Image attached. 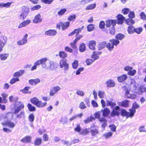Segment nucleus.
<instances>
[{
  "mask_svg": "<svg viewBox=\"0 0 146 146\" xmlns=\"http://www.w3.org/2000/svg\"><path fill=\"white\" fill-rule=\"evenodd\" d=\"M120 113L123 116H126L127 118L129 117V115H131V114L129 112H127L126 110L124 109H121L120 110Z\"/></svg>",
  "mask_w": 146,
  "mask_h": 146,
  "instance_id": "nucleus-13",
  "label": "nucleus"
},
{
  "mask_svg": "<svg viewBox=\"0 0 146 146\" xmlns=\"http://www.w3.org/2000/svg\"><path fill=\"white\" fill-rule=\"evenodd\" d=\"M60 67L61 68L64 67L65 70H67L69 67V64L67 63L66 59H62L60 60Z\"/></svg>",
  "mask_w": 146,
  "mask_h": 146,
  "instance_id": "nucleus-5",
  "label": "nucleus"
},
{
  "mask_svg": "<svg viewBox=\"0 0 146 146\" xmlns=\"http://www.w3.org/2000/svg\"><path fill=\"white\" fill-rule=\"evenodd\" d=\"M1 124L3 126H8L9 127L12 128L15 127V123L10 120H7L4 122L2 123Z\"/></svg>",
  "mask_w": 146,
  "mask_h": 146,
  "instance_id": "nucleus-6",
  "label": "nucleus"
},
{
  "mask_svg": "<svg viewBox=\"0 0 146 146\" xmlns=\"http://www.w3.org/2000/svg\"><path fill=\"white\" fill-rule=\"evenodd\" d=\"M120 111L119 110H115V109H112L111 112L110 113V115L112 117H115L116 116L118 117L120 115Z\"/></svg>",
  "mask_w": 146,
  "mask_h": 146,
  "instance_id": "nucleus-20",
  "label": "nucleus"
},
{
  "mask_svg": "<svg viewBox=\"0 0 146 146\" xmlns=\"http://www.w3.org/2000/svg\"><path fill=\"white\" fill-rule=\"evenodd\" d=\"M84 27V26H82L81 28H79L77 29H75L74 30L76 33V36H78L79 33L81 32V31L82 30Z\"/></svg>",
  "mask_w": 146,
  "mask_h": 146,
  "instance_id": "nucleus-50",
  "label": "nucleus"
},
{
  "mask_svg": "<svg viewBox=\"0 0 146 146\" xmlns=\"http://www.w3.org/2000/svg\"><path fill=\"white\" fill-rule=\"evenodd\" d=\"M94 61L93 59H88L86 60V63L87 65L89 66L93 63Z\"/></svg>",
  "mask_w": 146,
  "mask_h": 146,
  "instance_id": "nucleus-62",
  "label": "nucleus"
},
{
  "mask_svg": "<svg viewBox=\"0 0 146 146\" xmlns=\"http://www.w3.org/2000/svg\"><path fill=\"white\" fill-rule=\"evenodd\" d=\"M112 135L113 133L111 132H110L104 134V136L105 137L106 139H107L111 136Z\"/></svg>",
  "mask_w": 146,
  "mask_h": 146,
  "instance_id": "nucleus-64",
  "label": "nucleus"
},
{
  "mask_svg": "<svg viewBox=\"0 0 146 146\" xmlns=\"http://www.w3.org/2000/svg\"><path fill=\"white\" fill-rule=\"evenodd\" d=\"M51 63H52V61L47 60L45 64L43 65V68L48 69L50 67V65H51Z\"/></svg>",
  "mask_w": 146,
  "mask_h": 146,
  "instance_id": "nucleus-31",
  "label": "nucleus"
},
{
  "mask_svg": "<svg viewBox=\"0 0 146 146\" xmlns=\"http://www.w3.org/2000/svg\"><path fill=\"white\" fill-rule=\"evenodd\" d=\"M30 88L31 87L29 86H26L23 89L20 90V91L23 93L26 94L27 92H28Z\"/></svg>",
  "mask_w": 146,
  "mask_h": 146,
  "instance_id": "nucleus-52",
  "label": "nucleus"
},
{
  "mask_svg": "<svg viewBox=\"0 0 146 146\" xmlns=\"http://www.w3.org/2000/svg\"><path fill=\"white\" fill-rule=\"evenodd\" d=\"M54 0H41L42 3L47 4H50Z\"/></svg>",
  "mask_w": 146,
  "mask_h": 146,
  "instance_id": "nucleus-57",
  "label": "nucleus"
},
{
  "mask_svg": "<svg viewBox=\"0 0 146 146\" xmlns=\"http://www.w3.org/2000/svg\"><path fill=\"white\" fill-rule=\"evenodd\" d=\"M90 132L92 133V135L93 136H95L99 133L98 130L96 129L94 130H91Z\"/></svg>",
  "mask_w": 146,
  "mask_h": 146,
  "instance_id": "nucleus-58",
  "label": "nucleus"
},
{
  "mask_svg": "<svg viewBox=\"0 0 146 146\" xmlns=\"http://www.w3.org/2000/svg\"><path fill=\"white\" fill-rule=\"evenodd\" d=\"M129 100H125L121 102H118L117 104L120 106L126 108L129 106Z\"/></svg>",
  "mask_w": 146,
  "mask_h": 146,
  "instance_id": "nucleus-8",
  "label": "nucleus"
},
{
  "mask_svg": "<svg viewBox=\"0 0 146 146\" xmlns=\"http://www.w3.org/2000/svg\"><path fill=\"white\" fill-rule=\"evenodd\" d=\"M19 79L18 77L13 78L11 80L10 82V83L11 84H13L19 81Z\"/></svg>",
  "mask_w": 146,
  "mask_h": 146,
  "instance_id": "nucleus-49",
  "label": "nucleus"
},
{
  "mask_svg": "<svg viewBox=\"0 0 146 146\" xmlns=\"http://www.w3.org/2000/svg\"><path fill=\"white\" fill-rule=\"evenodd\" d=\"M143 28L141 27H139L137 28H135L134 32L136 33L137 34H139L142 31Z\"/></svg>",
  "mask_w": 146,
  "mask_h": 146,
  "instance_id": "nucleus-48",
  "label": "nucleus"
},
{
  "mask_svg": "<svg viewBox=\"0 0 146 146\" xmlns=\"http://www.w3.org/2000/svg\"><path fill=\"white\" fill-rule=\"evenodd\" d=\"M140 16L141 18L143 21L146 20V15L144 12H141L140 14Z\"/></svg>",
  "mask_w": 146,
  "mask_h": 146,
  "instance_id": "nucleus-60",
  "label": "nucleus"
},
{
  "mask_svg": "<svg viewBox=\"0 0 146 146\" xmlns=\"http://www.w3.org/2000/svg\"><path fill=\"white\" fill-rule=\"evenodd\" d=\"M78 66V61L77 60H75L72 63V66L74 69H76L77 68Z\"/></svg>",
  "mask_w": 146,
  "mask_h": 146,
  "instance_id": "nucleus-44",
  "label": "nucleus"
},
{
  "mask_svg": "<svg viewBox=\"0 0 146 146\" xmlns=\"http://www.w3.org/2000/svg\"><path fill=\"white\" fill-rule=\"evenodd\" d=\"M83 113H81L80 114L75 115L74 116H72V117H71L69 119V121H72L74 120L75 118L77 117H79L81 118L83 116Z\"/></svg>",
  "mask_w": 146,
  "mask_h": 146,
  "instance_id": "nucleus-39",
  "label": "nucleus"
},
{
  "mask_svg": "<svg viewBox=\"0 0 146 146\" xmlns=\"http://www.w3.org/2000/svg\"><path fill=\"white\" fill-rule=\"evenodd\" d=\"M60 88L58 86H55L52 89H51L50 93V96H53L56 93L60 90Z\"/></svg>",
  "mask_w": 146,
  "mask_h": 146,
  "instance_id": "nucleus-10",
  "label": "nucleus"
},
{
  "mask_svg": "<svg viewBox=\"0 0 146 146\" xmlns=\"http://www.w3.org/2000/svg\"><path fill=\"white\" fill-rule=\"evenodd\" d=\"M106 24L103 21H100L99 24V28L101 29H104L103 31L105 32L106 33H108V29L107 28H105V25Z\"/></svg>",
  "mask_w": 146,
  "mask_h": 146,
  "instance_id": "nucleus-11",
  "label": "nucleus"
},
{
  "mask_svg": "<svg viewBox=\"0 0 146 146\" xmlns=\"http://www.w3.org/2000/svg\"><path fill=\"white\" fill-rule=\"evenodd\" d=\"M81 128L80 127V124H77V126L74 128V131L78 132H80L81 130Z\"/></svg>",
  "mask_w": 146,
  "mask_h": 146,
  "instance_id": "nucleus-63",
  "label": "nucleus"
},
{
  "mask_svg": "<svg viewBox=\"0 0 146 146\" xmlns=\"http://www.w3.org/2000/svg\"><path fill=\"white\" fill-rule=\"evenodd\" d=\"M47 60V58H44L41 59L40 60H38L36 62L38 65L40 64H42V66L43 67V65L45 64Z\"/></svg>",
  "mask_w": 146,
  "mask_h": 146,
  "instance_id": "nucleus-25",
  "label": "nucleus"
},
{
  "mask_svg": "<svg viewBox=\"0 0 146 146\" xmlns=\"http://www.w3.org/2000/svg\"><path fill=\"white\" fill-rule=\"evenodd\" d=\"M138 86V84L134 80H131L130 86V87L133 90H137L138 89V87L137 86Z\"/></svg>",
  "mask_w": 146,
  "mask_h": 146,
  "instance_id": "nucleus-15",
  "label": "nucleus"
},
{
  "mask_svg": "<svg viewBox=\"0 0 146 146\" xmlns=\"http://www.w3.org/2000/svg\"><path fill=\"white\" fill-rule=\"evenodd\" d=\"M96 43V42L94 40H91L89 41V48L93 50H95V46Z\"/></svg>",
  "mask_w": 146,
  "mask_h": 146,
  "instance_id": "nucleus-18",
  "label": "nucleus"
},
{
  "mask_svg": "<svg viewBox=\"0 0 146 146\" xmlns=\"http://www.w3.org/2000/svg\"><path fill=\"white\" fill-rule=\"evenodd\" d=\"M126 23L129 25L134 24L135 23V21L132 19L129 18L125 20Z\"/></svg>",
  "mask_w": 146,
  "mask_h": 146,
  "instance_id": "nucleus-36",
  "label": "nucleus"
},
{
  "mask_svg": "<svg viewBox=\"0 0 146 146\" xmlns=\"http://www.w3.org/2000/svg\"><path fill=\"white\" fill-rule=\"evenodd\" d=\"M96 4L95 3L90 4L86 8V10H92L95 8Z\"/></svg>",
  "mask_w": 146,
  "mask_h": 146,
  "instance_id": "nucleus-34",
  "label": "nucleus"
},
{
  "mask_svg": "<svg viewBox=\"0 0 146 146\" xmlns=\"http://www.w3.org/2000/svg\"><path fill=\"white\" fill-rule=\"evenodd\" d=\"M41 7V6L40 5H38L33 7L31 9V11H33L39 9Z\"/></svg>",
  "mask_w": 146,
  "mask_h": 146,
  "instance_id": "nucleus-55",
  "label": "nucleus"
},
{
  "mask_svg": "<svg viewBox=\"0 0 146 146\" xmlns=\"http://www.w3.org/2000/svg\"><path fill=\"white\" fill-rule=\"evenodd\" d=\"M57 33L56 31L54 30L50 29L46 31L45 33V34L49 36H54Z\"/></svg>",
  "mask_w": 146,
  "mask_h": 146,
  "instance_id": "nucleus-14",
  "label": "nucleus"
},
{
  "mask_svg": "<svg viewBox=\"0 0 146 146\" xmlns=\"http://www.w3.org/2000/svg\"><path fill=\"white\" fill-rule=\"evenodd\" d=\"M133 70V68L127 66L125 67L124 68V70L125 71H128L127 74L131 76H133L136 73V70Z\"/></svg>",
  "mask_w": 146,
  "mask_h": 146,
  "instance_id": "nucleus-4",
  "label": "nucleus"
},
{
  "mask_svg": "<svg viewBox=\"0 0 146 146\" xmlns=\"http://www.w3.org/2000/svg\"><path fill=\"white\" fill-rule=\"evenodd\" d=\"M28 118L29 121L31 122H33L35 119V116L33 113L30 114L28 116Z\"/></svg>",
  "mask_w": 146,
  "mask_h": 146,
  "instance_id": "nucleus-45",
  "label": "nucleus"
},
{
  "mask_svg": "<svg viewBox=\"0 0 146 146\" xmlns=\"http://www.w3.org/2000/svg\"><path fill=\"white\" fill-rule=\"evenodd\" d=\"M109 127L110 128L111 130L113 132H115L116 127L113 124L110 125L109 126Z\"/></svg>",
  "mask_w": 146,
  "mask_h": 146,
  "instance_id": "nucleus-61",
  "label": "nucleus"
},
{
  "mask_svg": "<svg viewBox=\"0 0 146 146\" xmlns=\"http://www.w3.org/2000/svg\"><path fill=\"white\" fill-rule=\"evenodd\" d=\"M28 36V35L27 34H25L21 40L17 42V44L21 46L26 43L27 42Z\"/></svg>",
  "mask_w": 146,
  "mask_h": 146,
  "instance_id": "nucleus-9",
  "label": "nucleus"
},
{
  "mask_svg": "<svg viewBox=\"0 0 146 146\" xmlns=\"http://www.w3.org/2000/svg\"><path fill=\"white\" fill-rule=\"evenodd\" d=\"M87 31L88 32H91L94 29V25L93 24H89L87 27Z\"/></svg>",
  "mask_w": 146,
  "mask_h": 146,
  "instance_id": "nucleus-41",
  "label": "nucleus"
},
{
  "mask_svg": "<svg viewBox=\"0 0 146 146\" xmlns=\"http://www.w3.org/2000/svg\"><path fill=\"white\" fill-rule=\"evenodd\" d=\"M127 78L126 74H124L117 77L118 81L120 82H122L126 80Z\"/></svg>",
  "mask_w": 146,
  "mask_h": 146,
  "instance_id": "nucleus-21",
  "label": "nucleus"
},
{
  "mask_svg": "<svg viewBox=\"0 0 146 146\" xmlns=\"http://www.w3.org/2000/svg\"><path fill=\"white\" fill-rule=\"evenodd\" d=\"M24 107V105L23 104H21L19 106L16 107L14 110L13 113L15 114L18 113Z\"/></svg>",
  "mask_w": 146,
  "mask_h": 146,
  "instance_id": "nucleus-22",
  "label": "nucleus"
},
{
  "mask_svg": "<svg viewBox=\"0 0 146 146\" xmlns=\"http://www.w3.org/2000/svg\"><path fill=\"white\" fill-rule=\"evenodd\" d=\"M125 37V35L121 33H118L115 36V39L118 40H121Z\"/></svg>",
  "mask_w": 146,
  "mask_h": 146,
  "instance_id": "nucleus-35",
  "label": "nucleus"
},
{
  "mask_svg": "<svg viewBox=\"0 0 146 146\" xmlns=\"http://www.w3.org/2000/svg\"><path fill=\"white\" fill-rule=\"evenodd\" d=\"M92 58H93V60L94 61L98 59L99 58V56H98L96 54V51H94L93 54L91 56Z\"/></svg>",
  "mask_w": 146,
  "mask_h": 146,
  "instance_id": "nucleus-43",
  "label": "nucleus"
},
{
  "mask_svg": "<svg viewBox=\"0 0 146 146\" xmlns=\"http://www.w3.org/2000/svg\"><path fill=\"white\" fill-rule=\"evenodd\" d=\"M66 11V9L65 8H63L61 9L58 12V14L59 16H62L64 15Z\"/></svg>",
  "mask_w": 146,
  "mask_h": 146,
  "instance_id": "nucleus-47",
  "label": "nucleus"
},
{
  "mask_svg": "<svg viewBox=\"0 0 146 146\" xmlns=\"http://www.w3.org/2000/svg\"><path fill=\"white\" fill-rule=\"evenodd\" d=\"M106 83L107 86L108 87H113L115 86V83L111 79L107 81Z\"/></svg>",
  "mask_w": 146,
  "mask_h": 146,
  "instance_id": "nucleus-29",
  "label": "nucleus"
},
{
  "mask_svg": "<svg viewBox=\"0 0 146 146\" xmlns=\"http://www.w3.org/2000/svg\"><path fill=\"white\" fill-rule=\"evenodd\" d=\"M42 142V140L40 138H37L34 141V145L35 146L40 145Z\"/></svg>",
  "mask_w": 146,
  "mask_h": 146,
  "instance_id": "nucleus-32",
  "label": "nucleus"
},
{
  "mask_svg": "<svg viewBox=\"0 0 146 146\" xmlns=\"http://www.w3.org/2000/svg\"><path fill=\"white\" fill-rule=\"evenodd\" d=\"M129 111H130L129 112L131 114V115H129V117H132L136 112L135 109L132 108L130 109Z\"/></svg>",
  "mask_w": 146,
  "mask_h": 146,
  "instance_id": "nucleus-51",
  "label": "nucleus"
},
{
  "mask_svg": "<svg viewBox=\"0 0 146 146\" xmlns=\"http://www.w3.org/2000/svg\"><path fill=\"white\" fill-rule=\"evenodd\" d=\"M70 23L69 22H65L64 23L62 22V30H64L68 28L70 25Z\"/></svg>",
  "mask_w": 146,
  "mask_h": 146,
  "instance_id": "nucleus-28",
  "label": "nucleus"
},
{
  "mask_svg": "<svg viewBox=\"0 0 146 146\" xmlns=\"http://www.w3.org/2000/svg\"><path fill=\"white\" fill-rule=\"evenodd\" d=\"M21 11V14L20 15V19L24 20L30 12L29 8L27 6H23L22 7Z\"/></svg>",
  "mask_w": 146,
  "mask_h": 146,
  "instance_id": "nucleus-3",
  "label": "nucleus"
},
{
  "mask_svg": "<svg viewBox=\"0 0 146 146\" xmlns=\"http://www.w3.org/2000/svg\"><path fill=\"white\" fill-rule=\"evenodd\" d=\"M135 28L133 25H129L127 29V31L129 34H133L134 33Z\"/></svg>",
  "mask_w": 146,
  "mask_h": 146,
  "instance_id": "nucleus-30",
  "label": "nucleus"
},
{
  "mask_svg": "<svg viewBox=\"0 0 146 146\" xmlns=\"http://www.w3.org/2000/svg\"><path fill=\"white\" fill-rule=\"evenodd\" d=\"M99 121L100 122L102 123L101 127L104 129L107 125V120L104 117H101V118H99Z\"/></svg>",
  "mask_w": 146,
  "mask_h": 146,
  "instance_id": "nucleus-12",
  "label": "nucleus"
},
{
  "mask_svg": "<svg viewBox=\"0 0 146 146\" xmlns=\"http://www.w3.org/2000/svg\"><path fill=\"white\" fill-rule=\"evenodd\" d=\"M107 42L106 41H103L100 43L98 45V50H101L104 49L106 46Z\"/></svg>",
  "mask_w": 146,
  "mask_h": 146,
  "instance_id": "nucleus-24",
  "label": "nucleus"
},
{
  "mask_svg": "<svg viewBox=\"0 0 146 146\" xmlns=\"http://www.w3.org/2000/svg\"><path fill=\"white\" fill-rule=\"evenodd\" d=\"M27 107L29 110L30 111H34L36 110L35 107L32 106L31 104H27Z\"/></svg>",
  "mask_w": 146,
  "mask_h": 146,
  "instance_id": "nucleus-38",
  "label": "nucleus"
},
{
  "mask_svg": "<svg viewBox=\"0 0 146 146\" xmlns=\"http://www.w3.org/2000/svg\"><path fill=\"white\" fill-rule=\"evenodd\" d=\"M59 55L60 57L62 58H66L67 56V54L64 51H60L59 53Z\"/></svg>",
  "mask_w": 146,
  "mask_h": 146,
  "instance_id": "nucleus-33",
  "label": "nucleus"
},
{
  "mask_svg": "<svg viewBox=\"0 0 146 146\" xmlns=\"http://www.w3.org/2000/svg\"><path fill=\"white\" fill-rule=\"evenodd\" d=\"M31 140V137L30 136H26L21 140L22 142L25 143H30Z\"/></svg>",
  "mask_w": 146,
  "mask_h": 146,
  "instance_id": "nucleus-16",
  "label": "nucleus"
},
{
  "mask_svg": "<svg viewBox=\"0 0 146 146\" xmlns=\"http://www.w3.org/2000/svg\"><path fill=\"white\" fill-rule=\"evenodd\" d=\"M1 95L3 98L2 100L3 101V103H6L7 102V100H6V98L8 94L5 93H3L1 94Z\"/></svg>",
  "mask_w": 146,
  "mask_h": 146,
  "instance_id": "nucleus-53",
  "label": "nucleus"
},
{
  "mask_svg": "<svg viewBox=\"0 0 146 146\" xmlns=\"http://www.w3.org/2000/svg\"><path fill=\"white\" fill-rule=\"evenodd\" d=\"M86 49V45L84 43L80 44L79 46V50L81 52H84Z\"/></svg>",
  "mask_w": 146,
  "mask_h": 146,
  "instance_id": "nucleus-27",
  "label": "nucleus"
},
{
  "mask_svg": "<svg viewBox=\"0 0 146 146\" xmlns=\"http://www.w3.org/2000/svg\"><path fill=\"white\" fill-rule=\"evenodd\" d=\"M128 16L129 18L133 19L135 17L134 12L133 11L129 12Z\"/></svg>",
  "mask_w": 146,
  "mask_h": 146,
  "instance_id": "nucleus-54",
  "label": "nucleus"
},
{
  "mask_svg": "<svg viewBox=\"0 0 146 146\" xmlns=\"http://www.w3.org/2000/svg\"><path fill=\"white\" fill-rule=\"evenodd\" d=\"M101 111L102 112V116L104 117H107L110 113V110L107 108L102 109Z\"/></svg>",
  "mask_w": 146,
  "mask_h": 146,
  "instance_id": "nucleus-17",
  "label": "nucleus"
},
{
  "mask_svg": "<svg viewBox=\"0 0 146 146\" xmlns=\"http://www.w3.org/2000/svg\"><path fill=\"white\" fill-rule=\"evenodd\" d=\"M109 42L106 44V47L110 51H111L114 48V46L113 44Z\"/></svg>",
  "mask_w": 146,
  "mask_h": 146,
  "instance_id": "nucleus-42",
  "label": "nucleus"
},
{
  "mask_svg": "<svg viewBox=\"0 0 146 146\" xmlns=\"http://www.w3.org/2000/svg\"><path fill=\"white\" fill-rule=\"evenodd\" d=\"M9 54H1L0 55V58L1 60H6L7 57L8 56Z\"/></svg>",
  "mask_w": 146,
  "mask_h": 146,
  "instance_id": "nucleus-46",
  "label": "nucleus"
},
{
  "mask_svg": "<svg viewBox=\"0 0 146 146\" xmlns=\"http://www.w3.org/2000/svg\"><path fill=\"white\" fill-rule=\"evenodd\" d=\"M76 17V15L75 14H73L70 16L68 18V20L71 21H74Z\"/></svg>",
  "mask_w": 146,
  "mask_h": 146,
  "instance_id": "nucleus-56",
  "label": "nucleus"
},
{
  "mask_svg": "<svg viewBox=\"0 0 146 146\" xmlns=\"http://www.w3.org/2000/svg\"><path fill=\"white\" fill-rule=\"evenodd\" d=\"M41 18V16L40 14H38L35 16V18L33 20V22L35 23H38L41 22L42 21V19Z\"/></svg>",
  "mask_w": 146,
  "mask_h": 146,
  "instance_id": "nucleus-19",
  "label": "nucleus"
},
{
  "mask_svg": "<svg viewBox=\"0 0 146 146\" xmlns=\"http://www.w3.org/2000/svg\"><path fill=\"white\" fill-rule=\"evenodd\" d=\"M106 27L109 28L108 33L110 34L114 35L115 34V26L117 24V20L115 19H108L106 21Z\"/></svg>",
  "mask_w": 146,
  "mask_h": 146,
  "instance_id": "nucleus-1",
  "label": "nucleus"
},
{
  "mask_svg": "<svg viewBox=\"0 0 146 146\" xmlns=\"http://www.w3.org/2000/svg\"><path fill=\"white\" fill-rule=\"evenodd\" d=\"M89 129H90L86 128L83 130L82 131L80 132V134L83 135H86L89 133Z\"/></svg>",
  "mask_w": 146,
  "mask_h": 146,
  "instance_id": "nucleus-59",
  "label": "nucleus"
},
{
  "mask_svg": "<svg viewBox=\"0 0 146 146\" xmlns=\"http://www.w3.org/2000/svg\"><path fill=\"white\" fill-rule=\"evenodd\" d=\"M31 102L37 107L41 108L44 107L47 104V103L45 102L42 103L36 97H35L30 99Z\"/></svg>",
  "mask_w": 146,
  "mask_h": 146,
  "instance_id": "nucleus-2",
  "label": "nucleus"
},
{
  "mask_svg": "<svg viewBox=\"0 0 146 146\" xmlns=\"http://www.w3.org/2000/svg\"><path fill=\"white\" fill-rule=\"evenodd\" d=\"M94 119V117L91 115L90 117H88L86 119L84 120V122L86 123H88L92 121Z\"/></svg>",
  "mask_w": 146,
  "mask_h": 146,
  "instance_id": "nucleus-40",
  "label": "nucleus"
},
{
  "mask_svg": "<svg viewBox=\"0 0 146 146\" xmlns=\"http://www.w3.org/2000/svg\"><path fill=\"white\" fill-rule=\"evenodd\" d=\"M110 42H111L113 46L115 45L117 46L119 43L120 41L117 39H113L110 40Z\"/></svg>",
  "mask_w": 146,
  "mask_h": 146,
  "instance_id": "nucleus-37",
  "label": "nucleus"
},
{
  "mask_svg": "<svg viewBox=\"0 0 146 146\" xmlns=\"http://www.w3.org/2000/svg\"><path fill=\"white\" fill-rule=\"evenodd\" d=\"M24 70H21L14 73L13 76L14 77H19L22 75L24 73Z\"/></svg>",
  "mask_w": 146,
  "mask_h": 146,
  "instance_id": "nucleus-26",
  "label": "nucleus"
},
{
  "mask_svg": "<svg viewBox=\"0 0 146 146\" xmlns=\"http://www.w3.org/2000/svg\"><path fill=\"white\" fill-rule=\"evenodd\" d=\"M117 19V23L118 25H122L124 20H125V18L121 14H118L116 16Z\"/></svg>",
  "mask_w": 146,
  "mask_h": 146,
  "instance_id": "nucleus-7",
  "label": "nucleus"
},
{
  "mask_svg": "<svg viewBox=\"0 0 146 146\" xmlns=\"http://www.w3.org/2000/svg\"><path fill=\"white\" fill-rule=\"evenodd\" d=\"M31 21L29 19H28L27 20L24 21L21 23L18 26V28H20L22 27H25L28 25L30 23Z\"/></svg>",
  "mask_w": 146,
  "mask_h": 146,
  "instance_id": "nucleus-23",
  "label": "nucleus"
}]
</instances>
